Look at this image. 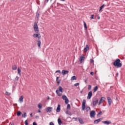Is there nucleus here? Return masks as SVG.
<instances>
[{
	"instance_id": "f257e3e1",
	"label": "nucleus",
	"mask_w": 125,
	"mask_h": 125,
	"mask_svg": "<svg viewBox=\"0 0 125 125\" xmlns=\"http://www.w3.org/2000/svg\"><path fill=\"white\" fill-rule=\"evenodd\" d=\"M113 65L115 67H117V68H121L122 67V63H121V60L117 59L113 62Z\"/></svg>"
},
{
	"instance_id": "f03ea898",
	"label": "nucleus",
	"mask_w": 125,
	"mask_h": 125,
	"mask_svg": "<svg viewBox=\"0 0 125 125\" xmlns=\"http://www.w3.org/2000/svg\"><path fill=\"white\" fill-rule=\"evenodd\" d=\"M33 28L35 33H36V34H38V33L40 32V29H39V26H38V23H37V22H35L34 23Z\"/></svg>"
},
{
	"instance_id": "7ed1b4c3",
	"label": "nucleus",
	"mask_w": 125,
	"mask_h": 125,
	"mask_svg": "<svg viewBox=\"0 0 125 125\" xmlns=\"http://www.w3.org/2000/svg\"><path fill=\"white\" fill-rule=\"evenodd\" d=\"M62 99H63V100H65V104H68V103L69 102V99H68V98L67 97V96H66V95H62Z\"/></svg>"
},
{
	"instance_id": "20e7f679",
	"label": "nucleus",
	"mask_w": 125,
	"mask_h": 125,
	"mask_svg": "<svg viewBox=\"0 0 125 125\" xmlns=\"http://www.w3.org/2000/svg\"><path fill=\"white\" fill-rule=\"evenodd\" d=\"M98 101H99V100L97 98H94V99H93L92 100L93 106H96V104H98Z\"/></svg>"
},
{
	"instance_id": "39448f33",
	"label": "nucleus",
	"mask_w": 125,
	"mask_h": 125,
	"mask_svg": "<svg viewBox=\"0 0 125 125\" xmlns=\"http://www.w3.org/2000/svg\"><path fill=\"white\" fill-rule=\"evenodd\" d=\"M82 110L84 111L85 110V100H83L82 102Z\"/></svg>"
},
{
	"instance_id": "423d86ee",
	"label": "nucleus",
	"mask_w": 125,
	"mask_h": 125,
	"mask_svg": "<svg viewBox=\"0 0 125 125\" xmlns=\"http://www.w3.org/2000/svg\"><path fill=\"white\" fill-rule=\"evenodd\" d=\"M52 110H53V109L52 107H48L46 108L47 113H51V112H52Z\"/></svg>"
},
{
	"instance_id": "0eeeda50",
	"label": "nucleus",
	"mask_w": 125,
	"mask_h": 125,
	"mask_svg": "<svg viewBox=\"0 0 125 125\" xmlns=\"http://www.w3.org/2000/svg\"><path fill=\"white\" fill-rule=\"evenodd\" d=\"M62 74L63 76H65V75H67L69 74V71L66 70H62Z\"/></svg>"
},
{
	"instance_id": "6e6552de",
	"label": "nucleus",
	"mask_w": 125,
	"mask_h": 125,
	"mask_svg": "<svg viewBox=\"0 0 125 125\" xmlns=\"http://www.w3.org/2000/svg\"><path fill=\"white\" fill-rule=\"evenodd\" d=\"M91 97H92V91H90L88 93V96L87 97V99H90V98H91Z\"/></svg>"
},
{
	"instance_id": "1a4fd4ad",
	"label": "nucleus",
	"mask_w": 125,
	"mask_h": 125,
	"mask_svg": "<svg viewBox=\"0 0 125 125\" xmlns=\"http://www.w3.org/2000/svg\"><path fill=\"white\" fill-rule=\"evenodd\" d=\"M90 115L91 118H93L94 117V116H95V115H96L95 111H94V110L91 111L90 112Z\"/></svg>"
},
{
	"instance_id": "9d476101",
	"label": "nucleus",
	"mask_w": 125,
	"mask_h": 125,
	"mask_svg": "<svg viewBox=\"0 0 125 125\" xmlns=\"http://www.w3.org/2000/svg\"><path fill=\"white\" fill-rule=\"evenodd\" d=\"M107 100L108 102V105L109 106H111V104H112V99H111V98H110L109 97H107Z\"/></svg>"
},
{
	"instance_id": "9b49d317",
	"label": "nucleus",
	"mask_w": 125,
	"mask_h": 125,
	"mask_svg": "<svg viewBox=\"0 0 125 125\" xmlns=\"http://www.w3.org/2000/svg\"><path fill=\"white\" fill-rule=\"evenodd\" d=\"M60 107H61V105L60 104H58L56 109V112L57 113H59L60 112V111H61V108H60Z\"/></svg>"
},
{
	"instance_id": "f8f14e48",
	"label": "nucleus",
	"mask_w": 125,
	"mask_h": 125,
	"mask_svg": "<svg viewBox=\"0 0 125 125\" xmlns=\"http://www.w3.org/2000/svg\"><path fill=\"white\" fill-rule=\"evenodd\" d=\"M79 60L81 63H83V61H84V56H81Z\"/></svg>"
},
{
	"instance_id": "ddd939ff",
	"label": "nucleus",
	"mask_w": 125,
	"mask_h": 125,
	"mask_svg": "<svg viewBox=\"0 0 125 125\" xmlns=\"http://www.w3.org/2000/svg\"><path fill=\"white\" fill-rule=\"evenodd\" d=\"M89 49V47L88 46V45H86V47L84 48L83 52H86Z\"/></svg>"
},
{
	"instance_id": "4468645a",
	"label": "nucleus",
	"mask_w": 125,
	"mask_h": 125,
	"mask_svg": "<svg viewBox=\"0 0 125 125\" xmlns=\"http://www.w3.org/2000/svg\"><path fill=\"white\" fill-rule=\"evenodd\" d=\"M103 124H104L105 125H110L111 124V121H103Z\"/></svg>"
},
{
	"instance_id": "2eb2a0df",
	"label": "nucleus",
	"mask_w": 125,
	"mask_h": 125,
	"mask_svg": "<svg viewBox=\"0 0 125 125\" xmlns=\"http://www.w3.org/2000/svg\"><path fill=\"white\" fill-rule=\"evenodd\" d=\"M100 121H101V119H97V120H95L94 121V125H97V124H98V123H99L100 122Z\"/></svg>"
},
{
	"instance_id": "dca6fc26",
	"label": "nucleus",
	"mask_w": 125,
	"mask_h": 125,
	"mask_svg": "<svg viewBox=\"0 0 125 125\" xmlns=\"http://www.w3.org/2000/svg\"><path fill=\"white\" fill-rule=\"evenodd\" d=\"M24 99V96H21L19 100V101H20V102H23V100Z\"/></svg>"
},
{
	"instance_id": "f3484780",
	"label": "nucleus",
	"mask_w": 125,
	"mask_h": 125,
	"mask_svg": "<svg viewBox=\"0 0 125 125\" xmlns=\"http://www.w3.org/2000/svg\"><path fill=\"white\" fill-rule=\"evenodd\" d=\"M78 121H79L80 124H81L82 125L84 124V123H83V119H81L80 118H78Z\"/></svg>"
},
{
	"instance_id": "a211bd4d",
	"label": "nucleus",
	"mask_w": 125,
	"mask_h": 125,
	"mask_svg": "<svg viewBox=\"0 0 125 125\" xmlns=\"http://www.w3.org/2000/svg\"><path fill=\"white\" fill-rule=\"evenodd\" d=\"M58 123L59 125H61L62 124V121H61V119L60 118H59L58 119Z\"/></svg>"
},
{
	"instance_id": "6ab92c4d",
	"label": "nucleus",
	"mask_w": 125,
	"mask_h": 125,
	"mask_svg": "<svg viewBox=\"0 0 125 125\" xmlns=\"http://www.w3.org/2000/svg\"><path fill=\"white\" fill-rule=\"evenodd\" d=\"M37 42H38V47H39V48H41V44L42 43V42H41V41L40 40H38Z\"/></svg>"
},
{
	"instance_id": "aec40b11",
	"label": "nucleus",
	"mask_w": 125,
	"mask_h": 125,
	"mask_svg": "<svg viewBox=\"0 0 125 125\" xmlns=\"http://www.w3.org/2000/svg\"><path fill=\"white\" fill-rule=\"evenodd\" d=\"M104 6H105V4H104L100 8L99 12H101V11L103 8H104Z\"/></svg>"
},
{
	"instance_id": "412c9836",
	"label": "nucleus",
	"mask_w": 125,
	"mask_h": 125,
	"mask_svg": "<svg viewBox=\"0 0 125 125\" xmlns=\"http://www.w3.org/2000/svg\"><path fill=\"white\" fill-rule=\"evenodd\" d=\"M18 74L20 76H21V70H20V67H18Z\"/></svg>"
},
{
	"instance_id": "4be33fe9",
	"label": "nucleus",
	"mask_w": 125,
	"mask_h": 125,
	"mask_svg": "<svg viewBox=\"0 0 125 125\" xmlns=\"http://www.w3.org/2000/svg\"><path fill=\"white\" fill-rule=\"evenodd\" d=\"M12 70L14 71H16V70H17V66L16 65H14L12 66Z\"/></svg>"
},
{
	"instance_id": "5701e85b",
	"label": "nucleus",
	"mask_w": 125,
	"mask_h": 125,
	"mask_svg": "<svg viewBox=\"0 0 125 125\" xmlns=\"http://www.w3.org/2000/svg\"><path fill=\"white\" fill-rule=\"evenodd\" d=\"M59 90L60 92H63V88L61 86H59Z\"/></svg>"
},
{
	"instance_id": "b1692460",
	"label": "nucleus",
	"mask_w": 125,
	"mask_h": 125,
	"mask_svg": "<svg viewBox=\"0 0 125 125\" xmlns=\"http://www.w3.org/2000/svg\"><path fill=\"white\" fill-rule=\"evenodd\" d=\"M56 92L57 94H58V96H61V95H62V94L59 92V90H56Z\"/></svg>"
},
{
	"instance_id": "393cba45",
	"label": "nucleus",
	"mask_w": 125,
	"mask_h": 125,
	"mask_svg": "<svg viewBox=\"0 0 125 125\" xmlns=\"http://www.w3.org/2000/svg\"><path fill=\"white\" fill-rule=\"evenodd\" d=\"M17 115L18 117H20V116H21V115H22V112H21V111H18Z\"/></svg>"
},
{
	"instance_id": "a878e982",
	"label": "nucleus",
	"mask_w": 125,
	"mask_h": 125,
	"mask_svg": "<svg viewBox=\"0 0 125 125\" xmlns=\"http://www.w3.org/2000/svg\"><path fill=\"white\" fill-rule=\"evenodd\" d=\"M98 90V86H96L93 90L94 92H96V91H97V90Z\"/></svg>"
},
{
	"instance_id": "bb28decb",
	"label": "nucleus",
	"mask_w": 125,
	"mask_h": 125,
	"mask_svg": "<svg viewBox=\"0 0 125 125\" xmlns=\"http://www.w3.org/2000/svg\"><path fill=\"white\" fill-rule=\"evenodd\" d=\"M71 81H75V80H77V77L75 76H74L71 78Z\"/></svg>"
},
{
	"instance_id": "cd10ccee",
	"label": "nucleus",
	"mask_w": 125,
	"mask_h": 125,
	"mask_svg": "<svg viewBox=\"0 0 125 125\" xmlns=\"http://www.w3.org/2000/svg\"><path fill=\"white\" fill-rule=\"evenodd\" d=\"M38 37H39V34H38L35 33L33 35V38H38Z\"/></svg>"
},
{
	"instance_id": "c85d7f7f",
	"label": "nucleus",
	"mask_w": 125,
	"mask_h": 125,
	"mask_svg": "<svg viewBox=\"0 0 125 125\" xmlns=\"http://www.w3.org/2000/svg\"><path fill=\"white\" fill-rule=\"evenodd\" d=\"M84 23V28L85 29V30H87V26H86V23H85V22L83 21Z\"/></svg>"
},
{
	"instance_id": "c756f323",
	"label": "nucleus",
	"mask_w": 125,
	"mask_h": 125,
	"mask_svg": "<svg viewBox=\"0 0 125 125\" xmlns=\"http://www.w3.org/2000/svg\"><path fill=\"white\" fill-rule=\"evenodd\" d=\"M22 118H25L27 117V113L24 112L23 114L22 115Z\"/></svg>"
},
{
	"instance_id": "7c9ffc66",
	"label": "nucleus",
	"mask_w": 125,
	"mask_h": 125,
	"mask_svg": "<svg viewBox=\"0 0 125 125\" xmlns=\"http://www.w3.org/2000/svg\"><path fill=\"white\" fill-rule=\"evenodd\" d=\"M36 18H37V20H39V17L40 16V14L38 12L36 13Z\"/></svg>"
},
{
	"instance_id": "2f4dec72",
	"label": "nucleus",
	"mask_w": 125,
	"mask_h": 125,
	"mask_svg": "<svg viewBox=\"0 0 125 125\" xmlns=\"http://www.w3.org/2000/svg\"><path fill=\"white\" fill-rule=\"evenodd\" d=\"M86 110L87 112H88V111H90V107L89 106L86 107Z\"/></svg>"
},
{
	"instance_id": "473e14b6",
	"label": "nucleus",
	"mask_w": 125,
	"mask_h": 125,
	"mask_svg": "<svg viewBox=\"0 0 125 125\" xmlns=\"http://www.w3.org/2000/svg\"><path fill=\"white\" fill-rule=\"evenodd\" d=\"M105 97H102L101 98V101L103 102H104V101H105Z\"/></svg>"
},
{
	"instance_id": "72a5a7b5",
	"label": "nucleus",
	"mask_w": 125,
	"mask_h": 125,
	"mask_svg": "<svg viewBox=\"0 0 125 125\" xmlns=\"http://www.w3.org/2000/svg\"><path fill=\"white\" fill-rule=\"evenodd\" d=\"M101 114H102V111H100V112L97 114L98 117H100V115H101Z\"/></svg>"
},
{
	"instance_id": "f704fd0d",
	"label": "nucleus",
	"mask_w": 125,
	"mask_h": 125,
	"mask_svg": "<svg viewBox=\"0 0 125 125\" xmlns=\"http://www.w3.org/2000/svg\"><path fill=\"white\" fill-rule=\"evenodd\" d=\"M70 108H71V105H70V104H67V110H69V109Z\"/></svg>"
},
{
	"instance_id": "c9c22d12",
	"label": "nucleus",
	"mask_w": 125,
	"mask_h": 125,
	"mask_svg": "<svg viewBox=\"0 0 125 125\" xmlns=\"http://www.w3.org/2000/svg\"><path fill=\"white\" fill-rule=\"evenodd\" d=\"M38 108H39V109H42V104H39L38 105Z\"/></svg>"
},
{
	"instance_id": "e433bc0d",
	"label": "nucleus",
	"mask_w": 125,
	"mask_h": 125,
	"mask_svg": "<svg viewBox=\"0 0 125 125\" xmlns=\"http://www.w3.org/2000/svg\"><path fill=\"white\" fill-rule=\"evenodd\" d=\"M24 124L25 125H29V123H28V120H25Z\"/></svg>"
},
{
	"instance_id": "4c0bfd02",
	"label": "nucleus",
	"mask_w": 125,
	"mask_h": 125,
	"mask_svg": "<svg viewBox=\"0 0 125 125\" xmlns=\"http://www.w3.org/2000/svg\"><path fill=\"white\" fill-rule=\"evenodd\" d=\"M88 90H90V89H91V85H88Z\"/></svg>"
},
{
	"instance_id": "58836bf2",
	"label": "nucleus",
	"mask_w": 125,
	"mask_h": 125,
	"mask_svg": "<svg viewBox=\"0 0 125 125\" xmlns=\"http://www.w3.org/2000/svg\"><path fill=\"white\" fill-rule=\"evenodd\" d=\"M66 114H67L68 115H72V114H71V112L69 113V111L68 110L66 111Z\"/></svg>"
},
{
	"instance_id": "ea45409f",
	"label": "nucleus",
	"mask_w": 125,
	"mask_h": 125,
	"mask_svg": "<svg viewBox=\"0 0 125 125\" xmlns=\"http://www.w3.org/2000/svg\"><path fill=\"white\" fill-rule=\"evenodd\" d=\"M56 73H59V74H61V71L60 70H57Z\"/></svg>"
},
{
	"instance_id": "a19ab883",
	"label": "nucleus",
	"mask_w": 125,
	"mask_h": 125,
	"mask_svg": "<svg viewBox=\"0 0 125 125\" xmlns=\"http://www.w3.org/2000/svg\"><path fill=\"white\" fill-rule=\"evenodd\" d=\"M78 85H80V83H76L74 84V86H78Z\"/></svg>"
},
{
	"instance_id": "79ce46f5",
	"label": "nucleus",
	"mask_w": 125,
	"mask_h": 125,
	"mask_svg": "<svg viewBox=\"0 0 125 125\" xmlns=\"http://www.w3.org/2000/svg\"><path fill=\"white\" fill-rule=\"evenodd\" d=\"M102 102H103L100 99L99 102V105H100L102 103Z\"/></svg>"
},
{
	"instance_id": "37998d69",
	"label": "nucleus",
	"mask_w": 125,
	"mask_h": 125,
	"mask_svg": "<svg viewBox=\"0 0 125 125\" xmlns=\"http://www.w3.org/2000/svg\"><path fill=\"white\" fill-rule=\"evenodd\" d=\"M61 83V80H58L57 81V83L58 84H60V83Z\"/></svg>"
},
{
	"instance_id": "c03bdc74",
	"label": "nucleus",
	"mask_w": 125,
	"mask_h": 125,
	"mask_svg": "<svg viewBox=\"0 0 125 125\" xmlns=\"http://www.w3.org/2000/svg\"><path fill=\"white\" fill-rule=\"evenodd\" d=\"M19 80V77H18V76H17L15 80L17 81V82H18V80Z\"/></svg>"
},
{
	"instance_id": "a18cd8bd",
	"label": "nucleus",
	"mask_w": 125,
	"mask_h": 125,
	"mask_svg": "<svg viewBox=\"0 0 125 125\" xmlns=\"http://www.w3.org/2000/svg\"><path fill=\"white\" fill-rule=\"evenodd\" d=\"M5 95H10V94L8 92H5Z\"/></svg>"
},
{
	"instance_id": "49530a36",
	"label": "nucleus",
	"mask_w": 125,
	"mask_h": 125,
	"mask_svg": "<svg viewBox=\"0 0 125 125\" xmlns=\"http://www.w3.org/2000/svg\"><path fill=\"white\" fill-rule=\"evenodd\" d=\"M90 62V63H93V62H94V61L93 60V59H91Z\"/></svg>"
},
{
	"instance_id": "de8ad7c7",
	"label": "nucleus",
	"mask_w": 125,
	"mask_h": 125,
	"mask_svg": "<svg viewBox=\"0 0 125 125\" xmlns=\"http://www.w3.org/2000/svg\"><path fill=\"white\" fill-rule=\"evenodd\" d=\"M91 19H94V15H91Z\"/></svg>"
},
{
	"instance_id": "09e8293b",
	"label": "nucleus",
	"mask_w": 125,
	"mask_h": 125,
	"mask_svg": "<svg viewBox=\"0 0 125 125\" xmlns=\"http://www.w3.org/2000/svg\"><path fill=\"white\" fill-rule=\"evenodd\" d=\"M73 120H75L76 121H78V118L73 117Z\"/></svg>"
},
{
	"instance_id": "8fccbe9b",
	"label": "nucleus",
	"mask_w": 125,
	"mask_h": 125,
	"mask_svg": "<svg viewBox=\"0 0 125 125\" xmlns=\"http://www.w3.org/2000/svg\"><path fill=\"white\" fill-rule=\"evenodd\" d=\"M49 125H54V124L53 123V122H51L50 123Z\"/></svg>"
},
{
	"instance_id": "3c124183",
	"label": "nucleus",
	"mask_w": 125,
	"mask_h": 125,
	"mask_svg": "<svg viewBox=\"0 0 125 125\" xmlns=\"http://www.w3.org/2000/svg\"><path fill=\"white\" fill-rule=\"evenodd\" d=\"M33 125H38L37 124V123L34 122V123H33Z\"/></svg>"
},
{
	"instance_id": "603ef678",
	"label": "nucleus",
	"mask_w": 125,
	"mask_h": 125,
	"mask_svg": "<svg viewBox=\"0 0 125 125\" xmlns=\"http://www.w3.org/2000/svg\"><path fill=\"white\" fill-rule=\"evenodd\" d=\"M90 75H91L92 76H93V72H91L90 73Z\"/></svg>"
},
{
	"instance_id": "864d4df0",
	"label": "nucleus",
	"mask_w": 125,
	"mask_h": 125,
	"mask_svg": "<svg viewBox=\"0 0 125 125\" xmlns=\"http://www.w3.org/2000/svg\"><path fill=\"white\" fill-rule=\"evenodd\" d=\"M30 117L31 118H33V113L30 114Z\"/></svg>"
},
{
	"instance_id": "5fc2aeb1",
	"label": "nucleus",
	"mask_w": 125,
	"mask_h": 125,
	"mask_svg": "<svg viewBox=\"0 0 125 125\" xmlns=\"http://www.w3.org/2000/svg\"><path fill=\"white\" fill-rule=\"evenodd\" d=\"M39 118H40V116H36V119H39Z\"/></svg>"
},
{
	"instance_id": "6e6d98bb",
	"label": "nucleus",
	"mask_w": 125,
	"mask_h": 125,
	"mask_svg": "<svg viewBox=\"0 0 125 125\" xmlns=\"http://www.w3.org/2000/svg\"><path fill=\"white\" fill-rule=\"evenodd\" d=\"M58 79H59V77H57L56 78V81L57 82V81H58Z\"/></svg>"
},
{
	"instance_id": "4d7b16f0",
	"label": "nucleus",
	"mask_w": 125,
	"mask_h": 125,
	"mask_svg": "<svg viewBox=\"0 0 125 125\" xmlns=\"http://www.w3.org/2000/svg\"><path fill=\"white\" fill-rule=\"evenodd\" d=\"M50 98H49V96H48V97H47V100H49Z\"/></svg>"
},
{
	"instance_id": "13d9d810",
	"label": "nucleus",
	"mask_w": 125,
	"mask_h": 125,
	"mask_svg": "<svg viewBox=\"0 0 125 125\" xmlns=\"http://www.w3.org/2000/svg\"><path fill=\"white\" fill-rule=\"evenodd\" d=\"M119 76V73H116V77H118Z\"/></svg>"
},
{
	"instance_id": "bf43d9fd",
	"label": "nucleus",
	"mask_w": 125,
	"mask_h": 125,
	"mask_svg": "<svg viewBox=\"0 0 125 125\" xmlns=\"http://www.w3.org/2000/svg\"><path fill=\"white\" fill-rule=\"evenodd\" d=\"M41 111L40 110H38V113H41Z\"/></svg>"
},
{
	"instance_id": "052dcab7",
	"label": "nucleus",
	"mask_w": 125,
	"mask_h": 125,
	"mask_svg": "<svg viewBox=\"0 0 125 125\" xmlns=\"http://www.w3.org/2000/svg\"><path fill=\"white\" fill-rule=\"evenodd\" d=\"M61 1H65V0H60Z\"/></svg>"
},
{
	"instance_id": "680f3d73",
	"label": "nucleus",
	"mask_w": 125,
	"mask_h": 125,
	"mask_svg": "<svg viewBox=\"0 0 125 125\" xmlns=\"http://www.w3.org/2000/svg\"><path fill=\"white\" fill-rule=\"evenodd\" d=\"M80 93H83V91H81Z\"/></svg>"
},
{
	"instance_id": "e2e57ef3",
	"label": "nucleus",
	"mask_w": 125,
	"mask_h": 125,
	"mask_svg": "<svg viewBox=\"0 0 125 125\" xmlns=\"http://www.w3.org/2000/svg\"><path fill=\"white\" fill-rule=\"evenodd\" d=\"M38 39H39V40H40V37H39V35H38Z\"/></svg>"
},
{
	"instance_id": "0e129e2a",
	"label": "nucleus",
	"mask_w": 125,
	"mask_h": 125,
	"mask_svg": "<svg viewBox=\"0 0 125 125\" xmlns=\"http://www.w3.org/2000/svg\"><path fill=\"white\" fill-rule=\"evenodd\" d=\"M98 19H100V17H99Z\"/></svg>"
},
{
	"instance_id": "69168bd1",
	"label": "nucleus",
	"mask_w": 125,
	"mask_h": 125,
	"mask_svg": "<svg viewBox=\"0 0 125 125\" xmlns=\"http://www.w3.org/2000/svg\"><path fill=\"white\" fill-rule=\"evenodd\" d=\"M49 1V0H47V2H48Z\"/></svg>"
},
{
	"instance_id": "338daca9",
	"label": "nucleus",
	"mask_w": 125,
	"mask_h": 125,
	"mask_svg": "<svg viewBox=\"0 0 125 125\" xmlns=\"http://www.w3.org/2000/svg\"><path fill=\"white\" fill-rule=\"evenodd\" d=\"M11 125H14V123H13V124H11Z\"/></svg>"
},
{
	"instance_id": "774afa93",
	"label": "nucleus",
	"mask_w": 125,
	"mask_h": 125,
	"mask_svg": "<svg viewBox=\"0 0 125 125\" xmlns=\"http://www.w3.org/2000/svg\"><path fill=\"white\" fill-rule=\"evenodd\" d=\"M77 101H79L78 100V99L77 100Z\"/></svg>"
}]
</instances>
